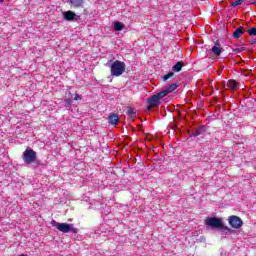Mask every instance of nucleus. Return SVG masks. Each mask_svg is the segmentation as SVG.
Returning <instances> with one entry per match:
<instances>
[{
	"label": "nucleus",
	"instance_id": "nucleus-1",
	"mask_svg": "<svg viewBox=\"0 0 256 256\" xmlns=\"http://www.w3.org/2000/svg\"><path fill=\"white\" fill-rule=\"evenodd\" d=\"M205 225L211 229H220L221 231H224V233H229L231 231L229 227L223 224L222 218L209 217L205 220Z\"/></svg>",
	"mask_w": 256,
	"mask_h": 256
},
{
	"label": "nucleus",
	"instance_id": "nucleus-2",
	"mask_svg": "<svg viewBox=\"0 0 256 256\" xmlns=\"http://www.w3.org/2000/svg\"><path fill=\"white\" fill-rule=\"evenodd\" d=\"M51 225L52 227H56V229H58V231H60L61 233H73L74 235H77V233H79V229L75 228L73 224L59 223L55 220H52Z\"/></svg>",
	"mask_w": 256,
	"mask_h": 256
},
{
	"label": "nucleus",
	"instance_id": "nucleus-3",
	"mask_svg": "<svg viewBox=\"0 0 256 256\" xmlns=\"http://www.w3.org/2000/svg\"><path fill=\"white\" fill-rule=\"evenodd\" d=\"M126 66L125 62H121L116 60L110 65V73L112 77H121V75L125 72Z\"/></svg>",
	"mask_w": 256,
	"mask_h": 256
},
{
	"label": "nucleus",
	"instance_id": "nucleus-4",
	"mask_svg": "<svg viewBox=\"0 0 256 256\" xmlns=\"http://www.w3.org/2000/svg\"><path fill=\"white\" fill-rule=\"evenodd\" d=\"M163 97H167L166 92H159L148 99V111L151 109H155V107H159L161 99Z\"/></svg>",
	"mask_w": 256,
	"mask_h": 256
},
{
	"label": "nucleus",
	"instance_id": "nucleus-5",
	"mask_svg": "<svg viewBox=\"0 0 256 256\" xmlns=\"http://www.w3.org/2000/svg\"><path fill=\"white\" fill-rule=\"evenodd\" d=\"M22 159L24 163L31 165V163H35V161H37V152L33 149H26L23 152Z\"/></svg>",
	"mask_w": 256,
	"mask_h": 256
},
{
	"label": "nucleus",
	"instance_id": "nucleus-6",
	"mask_svg": "<svg viewBox=\"0 0 256 256\" xmlns=\"http://www.w3.org/2000/svg\"><path fill=\"white\" fill-rule=\"evenodd\" d=\"M228 223L233 229H241L243 227V220L235 215L229 217Z\"/></svg>",
	"mask_w": 256,
	"mask_h": 256
},
{
	"label": "nucleus",
	"instance_id": "nucleus-7",
	"mask_svg": "<svg viewBox=\"0 0 256 256\" xmlns=\"http://www.w3.org/2000/svg\"><path fill=\"white\" fill-rule=\"evenodd\" d=\"M62 15L65 21H77V19H79V15H76L75 12L71 10L62 12Z\"/></svg>",
	"mask_w": 256,
	"mask_h": 256
},
{
	"label": "nucleus",
	"instance_id": "nucleus-8",
	"mask_svg": "<svg viewBox=\"0 0 256 256\" xmlns=\"http://www.w3.org/2000/svg\"><path fill=\"white\" fill-rule=\"evenodd\" d=\"M68 3L72 9H83L85 7V0H69Z\"/></svg>",
	"mask_w": 256,
	"mask_h": 256
},
{
	"label": "nucleus",
	"instance_id": "nucleus-9",
	"mask_svg": "<svg viewBox=\"0 0 256 256\" xmlns=\"http://www.w3.org/2000/svg\"><path fill=\"white\" fill-rule=\"evenodd\" d=\"M222 49L223 48H221V44L219 43V40H217L215 42V45L212 47L211 51L213 55H215L216 57H219V55H221Z\"/></svg>",
	"mask_w": 256,
	"mask_h": 256
},
{
	"label": "nucleus",
	"instance_id": "nucleus-10",
	"mask_svg": "<svg viewBox=\"0 0 256 256\" xmlns=\"http://www.w3.org/2000/svg\"><path fill=\"white\" fill-rule=\"evenodd\" d=\"M108 121H109L110 125H118V123H119V115H117V114H110L108 116Z\"/></svg>",
	"mask_w": 256,
	"mask_h": 256
},
{
	"label": "nucleus",
	"instance_id": "nucleus-11",
	"mask_svg": "<svg viewBox=\"0 0 256 256\" xmlns=\"http://www.w3.org/2000/svg\"><path fill=\"white\" fill-rule=\"evenodd\" d=\"M175 89H177L176 83L168 84L166 90L161 91V93H166V95H168L169 93H173Z\"/></svg>",
	"mask_w": 256,
	"mask_h": 256
},
{
	"label": "nucleus",
	"instance_id": "nucleus-12",
	"mask_svg": "<svg viewBox=\"0 0 256 256\" xmlns=\"http://www.w3.org/2000/svg\"><path fill=\"white\" fill-rule=\"evenodd\" d=\"M228 89H231V91H235V89L239 88V83L235 80H229L227 82Z\"/></svg>",
	"mask_w": 256,
	"mask_h": 256
},
{
	"label": "nucleus",
	"instance_id": "nucleus-13",
	"mask_svg": "<svg viewBox=\"0 0 256 256\" xmlns=\"http://www.w3.org/2000/svg\"><path fill=\"white\" fill-rule=\"evenodd\" d=\"M183 67H185V63H183V61H179L172 67V71H174V73H179Z\"/></svg>",
	"mask_w": 256,
	"mask_h": 256
},
{
	"label": "nucleus",
	"instance_id": "nucleus-14",
	"mask_svg": "<svg viewBox=\"0 0 256 256\" xmlns=\"http://www.w3.org/2000/svg\"><path fill=\"white\" fill-rule=\"evenodd\" d=\"M243 33H244L243 29H241V28H236L235 31H234L233 34H232V37H233L234 39H239V38L241 37V35H243Z\"/></svg>",
	"mask_w": 256,
	"mask_h": 256
},
{
	"label": "nucleus",
	"instance_id": "nucleus-15",
	"mask_svg": "<svg viewBox=\"0 0 256 256\" xmlns=\"http://www.w3.org/2000/svg\"><path fill=\"white\" fill-rule=\"evenodd\" d=\"M205 131V128L200 127L194 131H192V137H199V135H202Z\"/></svg>",
	"mask_w": 256,
	"mask_h": 256
},
{
	"label": "nucleus",
	"instance_id": "nucleus-16",
	"mask_svg": "<svg viewBox=\"0 0 256 256\" xmlns=\"http://www.w3.org/2000/svg\"><path fill=\"white\" fill-rule=\"evenodd\" d=\"M125 26L123 25V23H121V22H116L115 24H114V30L115 31H123V28H124Z\"/></svg>",
	"mask_w": 256,
	"mask_h": 256
},
{
	"label": "nucleus",
	"instance_id": "nucleus-17",
	"mask_svg": "<svg viewBox=\"0 0 256 256\" xmlns=\"http://www.w3.org/2000/svg\"><path fill=\"white\" fill-rule=\"evenodd\" d=\"M172 77H175V73L169 72L168 74L163 76V81H168V79H171Z\"/></svg>",
	"mask_w": 256,
	"mask_h": 256
},
{
	"label": "nucleus",
	"instance_id": "nucleus-18",
	"mask_svg": "<svg viewBox=\"0 0 256 256\" xmlns=\"http://www.w3.org/2000/svg\"><path fill=\"white\" fill-rule=\"evenodd\" d=\"M243 1H245V0H236V1L232 2L231 7H237L239 5H243Z\"/></svg>",
	"mask_w": 256,
	"mask_h": 256
},
{
	"label": "nucleus",
	"instance_id": "nucleus-19",
	"mask_svg": "<svg viewBox=\"0 0 256 256\" xmlns=\"http://www.w3.org/2000/svg\"><path fill=\"white\" fill-rule=\"evenodd\" d=\"M248 35H251V36H256V28H251L248 30Z\"/></svg>",
	"mask_w": 256,
	"mask_h": 256
},
{
	"label": "nucleus",
	"instance_id": "nucleus-20",
	"mask_svg": "<svg viewBox=\"0 0 256 256\" xmlns=\"http://www.w3.org/2000/svg\"><path fill=\"white\" fill-rule=\"evenodd\" d=\"M242 51H245L244 47H238V48L233 49V53H241Z\"/></svg>",
	"mask_w": 256,
	"mask_h": 256
},
{
	"label": "nucleus",
	"instance_id": "nucleus-21",
	"mask_svg": "<svg viewBox=\"0 0 256 256\" xmlns=\"http://www.w3.org/2000/svg\"><path fill=\"white\" fill-rule=\"evenodd\" d=\"M81 99H82V98H81V95L75 94L74 101H79V100H81Z\"/></svg>",
	"mask_w": 256,
	"mask_h": 256
},
{
	"label": "nucleus",
	"instance_id": "nucleus-22",
	"mask_svg": "<svg viewBox=\"0 0 256 256\" xmlns=\"http://www.w3.org/2000/svg\"><path fill=\"white\" fill-rule=\"evenodd\" d=\"M128 113H129V115H134V114H135V112L133 111V109L128 110Z\"/></svg>",
	"mask_w": 256,
	"mask_h": 256
},
{
	"label": "nucleus",
	"instance_id": "nucleus-23",
	"mask_svg": "<svg viewBox=\"0 0 256 256\" xmlns=\"http://www.w3.org/2000/svg\"><path fill=\"white\" fill-rule=\"evenodd\" d=\"M67 103H71V100H66Z\"/></svg>",
	"mask_w": 256,
	"mask_h": 256
},
{
	"label": "nucleus",
	"instance_id": "nucleus-24",
	"mask_svg": "<svg viewBox=\"0 0 256 256\" xmlns=\"http://www.w3.org/2000/svg\"><path fill=\"white\" fill-rule=\"evenodd\" d=\"M252 43H256V40L254 39V40H252Z\"/></svg>",
	"mask_w": 256,
	"mask_h": 256
},
{
	"label": "nucleus",
	"instance_id": "nucleus-25",
	"mask_svg": "<svg viewBox=\"0 0 256 256\" xmlns=\"http://www.w3.org/2000/svg\"><path fill=\"white\" fill-rule=\"evenodd\" d=\"M4 0H0V3H3Z\"/></svg>",
	"mask_w": 256,
	"mask_h": 256
}]
</instances>
